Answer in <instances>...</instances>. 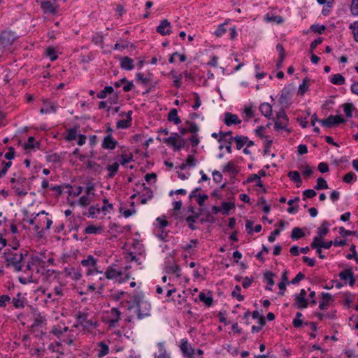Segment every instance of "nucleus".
<instances>
[{
    "label": "nucleus",
    "mask_w": 358,
    "mask_h": 358,
    "mask_svg": "<svg viewBox=\"0 0 358 358\" xmlns=\"http://www.w3.org/2000/svg\"><path fill=\"white\" fill-rule=\"evenodd\" d=\"M356 179H357V176L355 175V173L354 172H352V171L346 173L343 178V182L345 183H348V184L356 180Z\"/></svg>",
    "instance_id": "obj_46"
},
{
    "label": "nucleus",
    "mask_w": 358,
    "mask_h": 358,
    "mask_svg": "<svg viewBox=\"0 0 358 358\" xmlns=\"http://www.w3.org/2000/svg\"><path fill=\"white\" fill-rule=\"evenodd\" d=\"M350 9L353 15H358V0L352 1Z\"/></svg>",
    "instance_id": "obj_64"
},
{
    "label": "nucleus",
    "mask_w": 358,
    "mask_h": 358,
    "mask_svg": "<svg viewBox=\"0 0 358 358\" xmlns=\"http://www.w3.org/2000/svg\"><path fill=\"white\" fill-rule=\"evenodd\" d=\"M319 122L324 127H331L334 125H336L341 123L345 122V120L341 115H329L326 119H322V120H319Z\"/></svg>",
    "instance_id": "obj_4"
},
{
    "label": "nucleus",
    "mask_w": 358,
    "mask_h": 358,
    "mask_svg": "<svg viewBox=\"0 0 358 358\" xmlns=\"http://www.w3.org/2000/svg\"><path fill=\"white\" fill-rule=\"evenodd\" d=\"M329 224L327 221L324 220L322 222L320 227L317 229V236H315L313 238H317V240H323L324 237L329 233Z\"/></svg>",
    "instance_id": "obj_14"
},
{
    "label": "nucleus",
    "mask_w": 358,
    "mask_h": 358,
    "mask_svg": "<svg viewBox=\"0 0 358 358\" xmlns=\"http://www.w3.org/2000/svg\"><path fill=\"white\" fill-rule=\"evenodd\" d=\"M276 50L279 53V59L276 64L277 69L282 68V62L285 57V51L282 44L278 43L276 45Z\"/></svg>",
    "instance_id": "obj_20"
},
{
    "label": "nucleus",
    "mask_w": 358,
    "mask_h": 358,
    "mask_svg": "<svg viewBox=\"0 0 358 358\" xmlns=\"http://www.w3.org/2000/svg\"><path fill=\"white\" fill-rule=\"evenodd\" d=\"M332 245H334L333 241H323V240L319 241L317 238H313L310 246V248H321L324 249H329Z\"/></svg>",
    "instance_id": "obj_16"
},
{
    "label": "nucleus",
    "mask_w": 358,
    "mask_h": 358,
    "mask_svg": "<svg viewBox=\"0 0 358 358\" xmlns=\"http://www.w3.org/2000/svg\"><path fill=\"white\" fill-rule=\"evenodd\" d=\"M103 230L102 227H96L94 225H88L85 229V234H100Z\"/></svg>",
    "instance_id": "obj_30"
},
{
    "label": "nucleus",
    "mask_w": 358,
    "mask_h": 358,
    "mask_svg": "<svg viewBox=\"0 0 358 358\" xmlns=\"http://www.w3.org/2000/svg\"><path fill=\"white\" fill-rule=\"evenodd\" d=\"M180 348L185 358L193 357L195 349L188 343L187 338L182 340Z\"/></svg>",
    "instance_id": "obj_6"
},
{
    "label": "nucleus",
    "mask_w": 358,
    "mask_h": 358,
    "mask_svg": "<svg viewBox=\"0 0 358 358\" xmlns=\"http://www.w3.org/2000/svg\"><path fill=\"white\" fill-rule=\"evenodd\" d=\"M73 339L66 338V339L56 342L55 344L51 343L49 345V349L50 350H52V352H59L60 355H63L64 352L62 351V350H63L62 343H64L65 344H66L68 345H71L73 343Z\"/></svg>",
    "instance_id": "obj_8"
},
{
    "label": "nucleus",
    "mask_w": 358,
    "mask_h": 358,
    "mask_svg": "<svg viewBox=\"0 0 358 358\" xmlns=\"http://www.w3.org/2000/svg\"><path fill=\"white\" fill-rule=\"evenodd\" d=\"M241 122V120L238 118L237 115L232 114L231 113H224V124L229 127L233 124L237 125Z\"/></svg>",
    "instance_id": "obj_11"
},
{
    "label": "nucleus",
    "mask_w": 358,
    "mask_h": 358,
    "mask_svg": "<svg viewBox=\"0 0 358 358\" xmlns=\"http://www.w3.org/2000/svg\"><path fill=\"white\" fill-rule=\"evenodd\" d=\"M328 185L327 181L322 177L317 178V185L315 186V189L317 190L328 189Z\"/></svg>",
    "instance_id": "obj_39"
},
{
    "label": "nucleus",
    "mask_w": 358,
    "mask_h": 358,
    "mask_svg": "<svg viewBox=\"0 0 358 358\" xmlns=\"http://www.w3.org/2000/svg\"><path fill=\"white\" fill-rule=\"evenodd\" d=\"M226 24L227 23L225 22L219 25L218 28L215 31V35L216 36L220 37L227 31V29L224 27Z\"/></svg>",
    "instance_id": "obj_59"
},
{
    "label": "nucleus",
    "mask_w": 358,
    "mask_h": 358,
    "mask_svg": "<svg viewBox=\"0 0 358 358\" xmlns=\"http://www.w3.org/2000/svg\"><path fill=\"white\" fill-rule=\"evenodd\" d=\"M3 266L6 268L12 267L15 272L22 271L23 255L20 252H13L10 249L6 250L3 253Z\"/></svg>",
    "instance_id": "obj_2"
},
{
    "label": "nucleus",
    "mask_w": 358,
    "mask_h": 358,
    "mask_svg": "<svg viewBox=\"0 0 358 358\" xmlns=\"http://www.w3.org/2000/svg\"><path fill=\"white\" fill-rule=\"evenodd\" d=\"M350 29L352 30L355 41L358 43V21L351 24Z\"/></svg>",
    "instance_id": "obj_55"
},
{
    "label": "nucleus",
    "mask_w": 358,
    "mask_h": 358,
    "mask_svg": "<svg viewBox=\"0 0 358 358\" xmlns=\"http://www.w3.org/2000/svg\"><path fill=\"white\" fill-rule=\"evenodd\" d=\"M92 199H93V196H90L87 194L83 195L80 198L78 203L82 206H87L91 203V201H92Z\"/></svg>",
    "instance_id": "obj_43"
},
{
    "label": "nucleus",
    "mask_w": 358,
    "mask_h": 358,
    "mask_svg": "<svg viewBox=\"0 0 358 358\" xmlns=\"http://www.w3.org/2000/svg\"><path fill=\"white\" fill-rule=\"evenodd\" d=\"M101 211L99 205L96 206H91L89 208L88 216L94 218L96 213H99Z\"/></svg>",
    "instance_id": "obj_53"
},
{
    "label": "nucleus",
    "mask_w": 358,
    "mask_h": 358,
    "mask_svg": "<svg viewBox=\"0 0 358 358\" xmlns=\"http://www.w3.org/2000/svg\"><path fill=\"white\" fill-rule=\"evenodd\" d=\"M17 38L15 32L8 30L3 31L0 34V45L3 48L10 46Z\"/></svg>",
    "instance_id": "obj_3"
},
{
    "label": "nucleus",
    "mask_w": 358,
    "mask_h": 358,
    "mask_svg": "<svg viewBox=\"0 0 358 358\" xmlns=\"http://www.w3.org/2000/svg\"><path fill=\"white\" fill-rule=\"evenodd\" d=\"M266 20L268 22H275L278 24H280L283 22V18L279 15H273L272 17H270L268 14L266 15Z\"/></svg>",
    "instance_id": "obj_60"
},
{
    "label": "nucleus",
    "mask_w": 358,
    "mask_h": 358,
    "mask_svg": "<svg viewBox=\"0 0 358 358\" xmlns=\"http://www.w3.org/2000/svg\"><path fill=\"white\" fill-rule=\"evenodd\" d=\"M159 355H155V358H171L170 355L166 352L164 343L159 342L157 344Z\"/></svg>",
    "instance_id": "obj_26"
},
{
    "label": "nucleus",
    "mask_w": 358,
    "mask_h": 358,
    "mask_svg": "<svg viewBox=\"0 0 358 358\" xmlns=\"http://www.w3.org/2000/svg\"><path fill=\"white\" fill-rule=\"evenodd\" d=\"M223 172L224 173H230L234 175L237 174L239 172V170L236 166L234 162L233 161L229 162L224 167Z\"/></svg>",
    "instance_id": "obj_24"
},
{
    "label": "nucleus",
    "mask_w": 358,
    "mask_h": 358,
    "mask_svg": "<svg viewBox=\"0 0 358 358\" xmlns=\"http://www.w3.org/2000/svg\"><path fill=\"white\" fill-rule=\"evenodd\" d=\"M41 8L44 14H50L54 15L58 13V6L55 5L48 0L41 1Z\"/></svg>",
    "instance_id": "obj_7"
},
{
    "label": "nucleus",
    "mask_w": 358,
    "mask_h": 358,
    "mask_svg": "<svg viewBox=\"0 0 358 358\" xmlns=\"http://www.w3.org/2000/svg\"><path fill=\"white\" fill-rule=\"evenodd\" d=\"M308 81H309L308 78H305L303 80L302 83L299 85V92L301 95L304 94V93L308 90Z\"/></svg>",
    "instance_id": "obj_49"
},
{
    "label": "nucleus",
    "mask_w": 358,
    "mask_h": 358,
    "mask_svg": "<svg viewBox=\"0 0 358 358\" xmlns=\"http://www.w3.org/2000/svg\"><path fill=\"white\" fill-rule=\"evenodd\" d=\"M68 275L76 281L79 280L82 277L80 270L76 269L75 268H71Z\"/></svg>",
    "instance_id": "obj_42"
},
{
    "label": "nucleus",
    "mask_w": 358,
    "mask_h": 358,
    "mask_svg": "<svg viewBox=\"0 0 358 358\" xmlns=\"http://www.w3.org/2000/svg\"><path fill=\"white\" fill-rule=\"evenodd\" d=\"M294 296H295L294 306L298 309H303V308H306L308 307V299L302 298V297H299L298 294H296Z\"/></svg>",
    "instance_id": "obj_23"
},
{
    "label": "nucleus",
    "mask_w": 358,
    "mask_h": 358,
    "mask_svg": "<svg viewBox=\"0 0 358 358\" xmlns=\"http://www.w3.org/2000/svg\"><path fill=\"white\" fill-rule=\"evenodd\" d=\"M106 169L109 171V173L108 174L107 177L108 178H113L118 171L119 163L114 162L112 164H109L107 166Z\"/></svg>",
    "instance_id": "obj_27"
},
{
    "label": "nucleus",
    "mask_w": 358,
    "mask_h": 358,
    "mask_svg": "<svg viewBox=\"0 0 358 358\" xmlns=\"http://www.w3.org/2000/svg\"><path fill=\"white\" fill-rule=\"evenodd\" d=\"M186 123L189 125V127L187 128L188 132L196 134L199 131V127L195 122L187 121Z\"/></svg>",
    "instance_id": "obj_52"
},
{
    "label": "nucleus",
    "mask_w": 358,
    "mask_h": 358,
    "mask_svg": "<svg viewBox=\"0 0 358 358\" xmlns=\"http://www.w3.org/2000/svg\"><path fill=\"white\" fill-rule=\"evenodd\" d=\"M117 144V141L113 138L111 134H108L104 137L101 146L103 149L114 150Z\"/></svg>",
    "instance_id": "obj_13"
},
{
    "label": "nucleus",
    "mask_w": 358,
    "mask_h": 358,
    "mask_svg": "<svg viewBox=\"0 0 358 358\" xmlns=\"http://www.w3.org/2000/svg\"><path fill=\"white\" fill-rule=\"evenodd\" d=\"M288 123H286L282 121L276 120L274 124V128L277 131H280L281 130L287 131L288 133L291 132V130L287 127Z\"/></svg>",
    "instance_id": "obj_35"
},
{
    "label": "nucleus",
    "mask_w": 358,
    "mask_h": 358,
    "mask_svg": "<svg viewBox=\"0 0 358 358\" xmlns=\"http://www.w3.org/2000/svg\"><path fill=\"white\" fill-rule=\"evenodd\" d=\"M288 177L290 178V179L295 182L297 183V187H299L301 183L302 180L300 176V174L298 171H289L287 174Z\"/></svg>",
    "instance_id": "obj_34"
},
{
    "label": "nucleus",
    "mask_w": 358,
    "mask_h": 358,
    "mask_svg": "<svg viewBox=\"0 0 358 358\" xmlns=\"http://www.w3.org/2000/svg\"><path fill=\"white\" fill-rule=\"evenodd\" d=\"M115 265L109 266L105 272V276L107 279L113 280L118 277H122V271L121 269H116Z\"/></svg>",
    "instance_id": "obj_10"
},
{
    "label": "nucleus",
    "mask_w": 358,
    "mask_h": 358,
    "mask_svg": "<svg viewBox=\"0 0 358 358\" xmlns=\"http://www.w3.org/2000/svg\"><path fill=\"white\" fill-rule=\"evenodd\" d=\"M199 298L201 301L203 302L207 306H210L213 304V300L211 296H206L204 292H200Z\"/></svg>",
    "instance_id": "obj_40"
},
{
    "label": "nucleus",
    "mask_w": 358,
    "mask_h": 358,
    "mask_svg": "<svg viewBox=\"0 0 358 358\" xmlns=\"http://www.w3.org/2000/svg\"><path fill=\"white\" fill-rule=\"evenodd\" d=\"M241 287L239 285H236L231 292V296L233 297H236L239 301H242L244 299V296L241 294Z\"/></svg>",
    "instance_id": "obj_41"
},
{
    "label": "nucleus",
    "mask_w": 358,
    "mask_h": 358,
    "mask_svg": "<svg viewBox=\"0 0 358 358\" xmlns=\"http://www.w3.org/2000/svg\"><path fill=\"white\" fill-rule=\"evenodd\" d=\"M97 264V259H95L92 255H89L87 259L81 261V264L83 266H91L95 268Z\"/></svg>",
    "instance_id": "obj_28"
},
{
    "label": "nucleus",
    "mask_w": 358,
    "mask_h": 358,
    "mask_svg": "<svg viewBox=\"0 0 358 358\" xmlns=\"http://www.w3.org/2000/svg\"><path fill=\"white\" fill-rule=\"evenodd\" d=\"M222 213L224 215H228L229 214V212L231 209L235 208V205L234 203H231V202H226V201H223L222 203Z\"/></svg>",
    "instance_id": "obj_44"
},
{
    "label": "nucleus",
    "mask_w": 358,
    "mask_h": 358,
    "mask_svg": "<svg viewBox=\"0 0 358 358\" xmlns=\"http://www.w3.org/2000/svg\"><path fill=\"white\" fill-rule=\"evenodd\" d=\"M34 142H35V138L34 136H29L28 138L27 142L24 145V148L25 150H29V149H33L36 147L38 148L39 143L36 142V143H34Z\"/></svg>",
    "instance_id": "obj_36"
},
{
    "label": "nucleus",
    "mask_w": 358,
    "mask_h": 358,
    "mask_svg": "<svg viewBox=\"0 0 358 358\" xmlns=\"http://www.w3.org/2000/svg\"><path fill=\"white\" fill-rule=\"evenodd\" d=\"M323 41V38L322 37H319L316 39H315L311 43L310 47V52L312 53L314 50V49L316 48V47L322 43Z\"/></svg>",
    "instance_id": "obj_61"
},
{
    "label": "nucleus",
    "mask_w": 358,
    "mask_h": 358,
    "mask_svg": "<svg viewBox=\"0 0 358 358\" xmlns=\"http://www.w3.org/2000/svg\"><path fill=\"white\" fill-rule=\"evenodd\" d=\"M166 271L167 273H176L178 278L180 277V268L179 266L175 264L174 262H171V261H168L166 263Z\"/></svg>",
    "instance_id": "obj_18"
},
{
    "label": "nucleus",
    "mask_w": 358,
    "mask_h": 358,
    "mask_svg": "<svg viewBox=\"0 0 358 358\" xmlns=\"http://www.w3.org/2000/svg\"><path fill=\"white\" fill-rule=\"evenodd\" d=\"M99 348L98 349V357H103L106 356L109 352L108 345H106L104 342H100L99 343Z\"/></svg>",
    "instance_id": "obj_31"
},
{
    "label": "nucleus",
    "mask_w": 358,
    "mask_h": 358,
    "mask_svg": "<svg viewBox=\"0 0 358 358\" xmlns=\"http://www.w3.org/2000/svg\"><path fill=\"white\" fill-rule=\"evenodd\" d=\"M24 183H16L12 186V189L15 190L17 196L24 197L27 194V189L22 188Z\"/></svg>",
    "instance_id": "obj_25"
},
{
    "label": "nucleus",
    "mask_w": 358,
    "mask_h": 358,
    "mask_svg": "<svg viewBox=\"0 0 358 358\" xmlns=\"http://www.w3.org/2000/svg\"><path fill=\"white\" fill-rule=\"evenodd\" d=\"M244 114L246 116V118H245V121H248V119L253 117L255 116V113L252 110V107L246 106L244 109Z\"/></svg>",
    "instance_id": "obj_56"
},
{
    "label": "nucleus",
    "mask_w": 358,
    "mask_h": 358,
    "mask_svg": "<svg viewBox=\"0 0 358 358\" xmlns=\"http://www.w3.org/2000/svg\"><path fill=\"white\" fill-rule=\"evenodd\" d=\"M134 161L133 155L129 153V155L122 154L121 155V160L120 161V164L124 166L127 164Z\"/></svg>",
    "instance_id": "obj_45"
},
{
    "label": "nucleus",
    "mask_w": 358,
    "mask_h": 358,
    "mask_svg": "<svg viewBox=\"0 0 358 358\" xmlns=\"http://www.w3.org/2000/svg\"><path fill=\"white\" fill-rule=\"evenodd\" d=\"M305 236L304 232L302 229L299 227H294L291 233V238L293 240H299V238L303 237Z\"/></svg>",
    "instance_id": "obj_32"
},
{
    "label": "nucleus",
    "mask_w": 358,
    "mask_h": 358,
    "mask_svg": "<svg viewBox=\"0 0 358 358\" xmlns=\"http://www.w3.org/2000/svg\"><path fill=\"white\" fill-rule=\"evenodd\" d=\"M171 23L167 20H163L161 21L156 30L162 36H166L169 35L171 33Z\"/></svg>",
    "instance_id": "obj_9"
},
{
    "label": "nucleus",
    "mask_w": 358,
    "mask_h": 358,
    "mask_svg": "<svg viewBox=\"0 0 358 358\" xmlns=\"http://www.w3.org/2000/svg\"><path fill=\"white\" fill-rule=\"evenodd\" d=\"M344 113L347 117H351L352 116V111L355 110V106L352 103H346L343 104Z\"/></svg>",
    "instance_id": "obj_37"
},
{
    "label": "nucleus",
    "mask_w": 358,
    "mask_h": 358,
    "mask_svg": "<svg viewBox=\"0 0 358 358\" xmlns=\"http://www.w3.org/2000/svg\"><path fill=\"white\" fill-rule=\"evenodd\" d=\"M142 186L143 187V193L140 202L142 204H145L149 199L153 197V192L150 187H146L145 183H143Z\"/></svg>",
    "instance_id": "obj_17"
},
{
    "label": "nucleus",
    "mask_w": 358,
    "mask_h": 358,
    "mask_svg": "<svg viewBox=\"0 0 358 358\" xmlns=\"http://www.w3.org/2000/svg\"><path fill=\"white\" fill-rule=\"evenodd\" d=\"M326 27L324 25H320L318 24H314L310 26L311 31L315 33H318L319 34H322L324 31Z\"/></svg>",
    "instance_id": "obj_48"
},
{
    "label": "nucleus",
    "mask_w": 358,
    "mask_h": 358,
    "mask_svg": "<svg viewBox=\"0 0 358 358\" xmlns=\"http://www.w3.org/2000/svg\"><path fill=\"white\" fill-rule=\"evenodd\" d=\"M120 65L122 69L126 71H131L134 69V60L127 56L120 58Z\"/></svg>",
    "instance_id": "obj_12"
},
{
    "label": "nucleus",
    "mask_w": 358,
    "mask_h": 358,
    "mask_svg": "<svg viewBox=\"0 0 358 358\" xmlns=\"http://www.w3.org/2000/svg\"><path fill=\"white\" fill-rule=\"evenodd\" d=\"M131 124V122L128 120H121L117 122V129H127L129 127Z\"/></svg>",
    "instance_id": "obj_51"
},
{
    "label": "nucleus",
    "mask_w": 358,
    "mask_h": 358,
    "mask_svg": "<svg viewBox=\"0 0 358 358\" xmlns=\"http://www.w3.org/2000/svg\"><path fill=\"white\" fill-rule=\"evenodd\" d=\"M10 301V297L8 295H1L0 296V308H4L6 306V303Z\"/></svg>",
    "instance_id": "obj_62"
},
{
    "label": "nucleus",
    "mask_w": 358,
    "mask_h": 358,
    "mask_svg": "<svg viewBox=\"0 0 358 358\" xmlns=\"http://www.w3.org/2000/svg\"><path fill=\"white\" fill-rule=\"evenodd\" d=\"M8 150V151L5 154L4 157L8 160L13 159L15 155V149L13 147H9Z\"/></svg>",
    "instance_id": "obj_63"
},
{
    "label": "nucleus",
    "mask_w": 358,
    "mask_h": 358,
    "mask_svg": "<svg viewBox=\"0 0 358 358\" xmlns=\"http://www.w3.org/2000/svg\"><path fill=\"white\" fill-rule=\"evenodd\" d=\"M338 275L341 280L346 281L352 278L353 273L351 268H348L342 271Z\"/></svg>",
    "instance_id": "obj_38"
},
{
    "label": "nucleus",
    "mask_w": 358,
    "mask_h": 358,
    "mask_svg": "<svg viewBox=\"0 0 358 358\" xmlns=\"http://www.w3.org/2000/svg\"><path fill=\"white\" fill-rule=\"evenodd\" d=\"M77 136H78V134H77L76 128H71L70 129H69L68 134L65 137V139L67 141H71L75 140Z\"/></svg>",
    "instance_id": "obj_47"
},
{
    "label": "nucleus",
    "mask_w": 358,
    "mask_h": 358,
    "mask_svg": "<svg viewBox=\"0 0 358 358\" xmlns=\"http://www.w3.org/2000/svg\"><path fill=\"white\" fill-rule=\"evenodd\" d=\"M276 118V120L282 121L286 123H288L289 122V118L287 116L284 110H282L277 113Z\"/></svg>",
    "instance_id": "obj_54"
},
{
    "label": "nucleus",
    "mask_w": 358,
    "mask_h": 358,
    "mask_svg": "<svg viewBox=\"0 0 358 358\" xmlns=\"http://www.w3.org/2000/svg\"><path fill=\"white\" fill-rule=\"evenodd\" d=\"M114 92L113 87L111 86H106L103 90L99 92L96 96L99 99H103L107 96L108 94H112Z\"/></svg>",
    "instance_id": "obj_33"
},
{
    "label": "nucleus",
    "mask_w": 358,
    "mask_h": 358,
    "mask_svg": "<svg viewBox=\"0 0 358 358\" xmlns=\"http://www.w3.org/2000/svg\"><path fill=\"white\" fill-rule=\"evenodd\" d=\"M131 306L129 308H136L137 317L139 320L150 315L151 305L144 299L143 292H138L131 298Z\"/></svg>",
    "instance_id": "obj_1"
},
{
    "label": "nucleus",
    "mask_w": 358,
    "mask_h": 358,
    "mask_svg": "<svg viewBox=\"0 0 358 358\" xmlns=\"http://www.w3.org/2000/svg\"><path fill=\"white\" fill-rule=\"evenodd\" d=\"M231 140H234L236 145V149L241 150L248 141V138L245 136L236 135V136H231Z\"/></svg>",
    "instance_id": "obj_19"
},
{
    "label": "nucleus",
    "mask_w": 358,
    "mask_h": 358,
    "mask_svg": "<svg viewBox=\"0 0 358 358\" xmlns=\"http://www.w3.org/2000/svg\"><path fill=\"white\" fill-rule=\"evenodd\" d=\"M177 141H178L176 139V137L173 136H170L169 138H165L163 139V142L166 143L167 145H171L174 150H176Z\"/></svg>",
    "instance_id": "obj_58"
},
{
    "label": "nucleus",
    "mask_w": 358,
    "mask_h": 358,
    "mask_svg": "<svg viewBox=\"0 0 358 358\" xmlns=\"http://www.w3.org/2000/svg\"><path fill=\"white\" fill-rule=\"evenodd\" d=\"M291 92L289 90L283 89L279 98V103L282 106L287 107L290 104Z\"/></svg>",
    "instance_id": "obj_15"
},
{
    "label": "nucleus",
    "mask_w": 358,
    "mask_h": 358,
    "mask_svg": "<svg viewBox=\"0 0 358 358\" xmlns=\"http://www.w3.org/2000/svg\"><path fill=\"white\" fill-rule=\"evenodd\" d=\"M330 81L332 84L337 85H342L345 83V78L340 73L333 75Z\"/></svg>",
    "instance_id": "obj_29"
},
{
    "label": "nucleus",
    "mask_w": 358,
    "mask_h": 358,
    "mask_svg": "<svg viewBox=\"0 0 358 358\" xmlns=\"http://www.w3.org/2000/svg\"><path fill=\"white\" fill-rule=\"evenodd\" d=\"M264 277L267 280L269 286H273L274 285L273 273L271 271H266L264 274Z\"/></svg>",
    "instance_id": "obj_57"
},
{
    "label": "nucleus",
    "mask_w": 358,
    "mask_h": 358,
    "mask_svg": "<svg viewBox=\"0 0 358 358\" xmlns=\"http://www.w3.org/2000/svg\"><path fill=\"white\" fill-rule=\"evenodd\" d=\"M167 119L169 122H173L176 125L181 123V120L178 115V110L176 108H172L168 114Z\"/></svg>",
    "instance_id": "obj_21"
},
{
    "label": "nucleus",
    "mask_w": 358,
    "mask_h": 358,
    "mask_svg": "<svg viewBox=\"0 0 358 358\" xmlns=\"http://www.w3.org/2000/svg\"><path fill=\"white\" fill-rule=\"evenodd\" d=\"M121 313L117 308H113L108 315L105 317L106 322L109 327H115L118 323Z\"/></svg>",
    "instance_id": "obj_5"
},
{
    "label": "nucleus",
    "mask_w": 358,
    "mask_h": 358,
    "mask_svg": "<svg viewBox=\"0 0 358 358\" xmlns=\"http://www.w3.org/2000/svg\"><path fill=\"white\" fill-rule=\"evenodd\" d=\"M259 110L266 117L270 118L272 115V107L268 103H263L259 106Z\"/></svg>",
    "instance_id": "obj_22"
},
{
    "label": "nucleus",
    "mask_w": 358,
    "mask_h": 358,
    "mask_svg": "<svg viewBox=\"0 0 358 358\" xmlns=\"http://www.w3.org/2000/svg\"><path fill=\"white\" fill-rule=\"evenodd\" d=\"M46 54L50 57L51 61H54L57 59V55H56V50L52 47H48L46 49Z\"/></svg>",
    "instance_id": "obj_50"
}]
</instances>
